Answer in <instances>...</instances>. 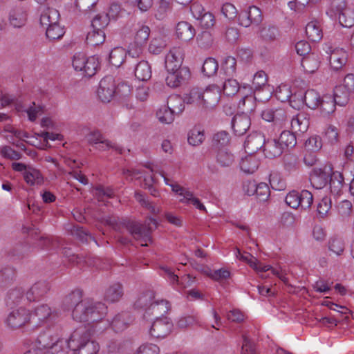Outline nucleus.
Instances as JSON below:
<instances>
[{
  "mask_svg": "<svg viewBox=\"0 0 354 354\" xmlns=\"http://www.w3.org/2000/svg\"><path fill=\"white\" fill-rule=\"evenodd\" d=\"M346 62V54L342 50L333 51L330 56V67L335 71H338L339 69L342 68Z\"/></svg>",
  "mask_w": 354,
  "mask_h": 354,
  "instance_id": "7c9ffc66",
  "label": "nucleus"
},
{
  "mask_svg": "<svg viewBox=\"0 0 354 354\" xmlns=\"http://www.w3.org/2000/svg\"><path fill=\"white\" fill-rule=\"evenodd\" d=\"M27 19V9L21 5L15 6L10 11L9 22L14 28H20L24 26L26 24Z\"/></svg>",
  "mask_w": 354,
  "mask_h": 354,
  "instance_id": "4468645a",
  "label": "nucleus"
},
{
  "mask_svg": "<svg viewBox=\"0 0 354 354\" xmlns=\"http://www.w3.org/2000/svg\"><path fill=\"white\" fill-rule=\"evenodd\" d=\"M36 342V347L46 351L48 354H67L68 340L59 338L51 329L41 332Z\"/></svg>",
  "mask_w": 354,
  "mask_h": 354,
  "instance_id": "20e7f679",
  "label": "nucleus"
},
{
  "mask_svg": "<svg viewBox=\"0 0 354 354\" xmlns=\"http://www.w3.org/2000/svg\"><path fill=\"white\" fill-rule=\"evenodd\" d=\"M336 105L337 104L335 103L331 95H324L322 97L319 107L324 115H329L334 113Z\"/></svg>",
  "mask_w": 354,
  "mask_h": 354,
  "instance_id": "e433bc0d",
  "label": "nucleus"
},
{
  "mask_svg": "<svg viewBox=\"0 0 354 354\" xmlns=\"http://www.w3.org/2000/svg\"><path fill=\"white\" fill-rule=\"evenodd\" d=\"M259 162L252 154L249 153L240 162L241 169L246 174H253L259 167Z\"/></svg>",
  "mask_w": 354,
  "mask_h": 354,
  "instance_id": "72a5a7b5",
  "label": "nucleus"
},
{
  "mask_svg": "<svg viewBox=\"0 0 354 354\" xmlns=\"http://www.w3.org/2000/svg\"><path fill=\"white\" fill-rule=\"evenodd\" d=\"M52 315V310L47 304H41L35 308L32 316L37 318L38 322H44Z\"/></svg>",
  "mask_w": 354,
  "mask_h": 354,
  "instance_id": "8fccbe9b",
  "label": "nucleus"
},
{
  "mask_svg": "<svg viewBox=\"0 0 354 354\" xmlns=\"http://www.w3.org/2000/svg\"><path fill=\"white\" fill-rule=\"evenodd\" d=\"M320 62L319 56L313 53L302 58L301 66L306 72L313 73L319 68Z\"/></svg>",
  "mask_w": 354,
  "mask_h": 354,
  "instance_id": "c85d7f7f",
  "label": "nucleus"
},
{
  "mask_svg": "<svg viewBox=\"0 0 354 354\" xmlns=\"http://www.w3.org/2000/svg\"><path fill=\"white\" fill-rule=\"evenodd\" d=\"M100 68L99 58L96 55L86 57L85 68H84L83 73L85 75L91 77L93 76L97 69Z\"/></svg>",
  "mask_w": 354,
  "mask_h": 354,
  "instance_id": "ea45409f",
  "label": "nucleus"
},
{
  "mask_svg": "<svg viewBox=\"0 0 354 354\" xmlns=\"http://www.w3.org/2000/svg\"><path fill=\"white\" fill-rule=\"evenodd\" d=\"M51 288L50 283L46 280L35 282L26 293V299L29 301H37L44 298Z\"/></svg>",
  "mask_w": 354,
  "mask_h": 354,
  "instance_id": "9d476101",
  "label": "nucleus"
},
{
  "mask_svg": "<svg viewBox=\"0 0 354 354\" xmlns=\"http://www.w3.org/2000/svg\"><path fill=\"white\" fill-rule=\"evenodd\" d=\"M97 95L102 102H109L115 95V84L111 76L101 80L97 89Z\"/></svg>",
  "mask_w": 354,
  "mask_h": 354,
  "instance_id": "1a4fd4ad",
  "label": "nucleus"
},
{
  "mask_svg": "<svg viewBox=\"0 0 354 354\" xmlns=\"http://www.w3.org/2000/svg\"><path fill=\"white\" fill-rule=\"evenodd\" d=\"M261 37L266 41H272L279 35L278 28L274 26H267L263 27L260 32Z\"/></svg>",
  "mask_w": 354,
  "mask_h": 354,
  "instance_id": "864d4df0",
  "label": "nucleus"
},
{
  "mask_svg": "<svg viewBox=\"0 0 354 354\" xmlns=\"http://www.w3.org/2000/svg\"><path fill=\"white\" fill-rule=\"evenodd\" d=\"M221 97L220 87L212 85L205 91L202 89V106L206 109H212L216 106Z\"/></svg>",
  "mask_w": 354,
  "mask_h": 354,
  "instance_id": "f8f14e48",
  "label": "nucleus"
},
{
  "mask_svg": "<svg viewBox=\"0 0 354 354\" xmlns=\"http://www.w3.org/2000/svg\"><path fill=\"white\" fill-rule=\"evenodd\" d=\"M106 310L105 304L86 298L73 309L72 317L79 322H97L104 318Z\"/></svg>",
  "mask_w": 354,
  "mask_h": 354,
  "instance_id": "f03ea898",
  "label": "nucleus"
},
{
  "mask_svg": "<svg viewBox=\"0 0 354 354\" xmlns=\"http://www.w3.org/2000/svg\"><path fill=\"white\" fill-rule=\"evenodd\" d=\"M185 101L186 104H196L202 105V88H193L189 92L185 95Z\"/></svg>",
  "mask_w": 354,
  "mask_h": 354,
  "instance_id": "3c124183",
  "label": "nucleus"
},
{
  "mask_svg": "<svg viewBox=\"0 0 354 354\" xmlns=\"http://www.w3.org/2000/svg\"><path fill=\"white\" fill-rule=\"evenodd\" d=\"M283 161L285 169L290 172L296 171L299 167V158L294 153H286L283 156Z\"/></svg>",
  "mask_w": 354,
  "mask_h": 354,
  "instance_id": "de8ad7c7",
  "label": "nucleus"
},
{
  "mask_svg": "<svg viewBox=\"0 0 354 354\" xmlns=\"http://www.w3.org/2000/svg\"><path fill=\"white\" fill-rule=\"evenodd\" d=\"M339 22L346 28H351L354 26V10L350 8L338 14Z\"/></svg>",
  "mask_w": 354,
  "mask_h": 354,
  "instance_id": "a18cd8bd",
  "label": "nucleus"
},
{
  "mask_svg": "<svg viewBox=\"0 0 354 354\" xmlns=\"http://www.w3.org/2000/svg\"><path fill=\"white\" fill-rule=\"evenodd\" d=\"M105 32L104 31H96L92 30L88 32L86 42L88 45L91 46H96L102 44L105 41Z\"/></svg>",
  "mask_w": 354,
  "mask_h": 354,
  "instance_id": "79ce46f5",
  "label": "nucleus"
},
{
  "mask_svg": "<svg viewBox=\"0 0 354 354\" xmlns=\"http://www.w3.org/2000/svg\"><path fill=\"white\" fill-rule=\"evenodd\" d=\"M216 160L221 167H230L234 161V156L226 149H221L218 151Z\"/></svg>",
  "mask_w": 354,
  "mask_h": 354,
  "instance_id": "49530a36",
  "label": "nucleus"
},
{
  "mask_svg": "<svg viewBox=\"0 0 354 354\" xmlns=\"http://www.w3.org/2000/svg\"><path fill=\"white\" fill-rule=\"evenodd\" d=\"M333 167L331 165H325L322 168H314L310 176V180L313 187L321 189L328 183Z\"/></svg>",
  "mask_w": 354,
  "mask_h": 354,
  "instance_id": "6e6552de",
  "label": "nucleus"
},
{
  "mask_svg": "<svg viewBox=\"0 0 354 354\" xmlns=\"http://www.w3.org/2000/svg\"><path fill=\"white\" fill-rule=\"evenodd\" d=\"M328 183L330 185V192L335 195L339 194L344 184L343 174L339 171H333Z\"/></svg>",
  "mask_w": 354,
  "mask_h": 354,
  "instance_id": "c756f323",
  "label": "nucleus"
},
{
  "mask_svg": "<svg viewBox=\"0 0 354 354\" xmlns=\"http://www.w3.org/2000/svg\"><path fill=\"white\" fill-rule=\"evenodd\" d=\"M304 106L306 105L311 109H315L319 107L322 97L319 94L313 89L305 91Z\"/></svg>",
  "mask_w": 354,
  "mask_h": 354,
  "instance_id": "f704fd0d",
  "label": "nucleus"
},
{
  "mask_svg": "<svg viewBox=\"0 0 354 354\" xmlns=\"http://www.w3.org/2000/svg\"><path fill=\"white\" fill-rule=\"evenodd\" d=\"M218 69L217 61L212 57L207 58L203 64L202 72L207 77H212L215 75Z\"/></svg>",
  "mask_w": 354,
  "mask_h": 354,
  "instance_id": "09e8293b",
  "label": "nucleus"
},
{
  "mask_svg": "<svg viewBox=\"0 0 354 354\" xmlns=\"http://www.w3.org/2000/svg\"><path fill=\"white\" fill-rule=\"evenodd\" d=\"M176 114L173 112L167 106L161 107L156 113L158 120L165 124H170L174 120V115Z\"/></svg>",
  "mask_w": 354,
  "mask_h": 354,
  "instance_id": "bf43d9fd",
  "label": "nucleus"
},
{
  "mask_svg": "<svg viewBox=\"0 0 354 354\" xmlns=\"http://www.w3.org/2000/svg\"><path fill=\"white\" fill-rule=\"evenodd\" d=\"M87 140L88 142L92 145L106 143V147H113L111 142H109L108 140L104 139L102 133L98 131L90 133L87 136Z\"/></svg>",
  "mask_w": 354,
  "mask_h": 354,
  "instance_id": "0e129e2a",
  "label": "nucleus"
},
{
  "mask_svg": "<svg viewBox=\"0 0 354 354\" xmlns=\"http://www.w3.org/2000/svg\"><path fill=\"white\" fill-rule=\"evenodd\" d=\"M31 317L32 315L28 310L19 308L10 313L6 319V323L9 327L17 329L30 323Z\"/></svg>",
  "mask_w": 354,
  "mask_h": 354,
  "instance_id": "423d86ee",
  "label": "nucleus"
},
{
  "mask_svg": "<svg viewBox=\"0 0 354 354\" xmlns=\"http://www.w3.org/2000/svg\"><path fill=\"white\" fill-rule=\"evenodd\" d=\"M132 321L131 315L128 312H122L116 315L111 321V327L116 332H121L127 328Z\"/></svg>",
  "mask_w": 354,
  "mask_h": 354,
  "instance_id": "b1692460",
  "label": "nucleus"
},
{
  "mask_svg": "<svg viewBox=\"0 0 354 354\" xmlns=\"http://www.w3.org/2000/svg\"><path fill=\"white\" fill-rule=\"evenodd\" d=\"M291 92L292 90L288 85L281 84L276 88L274 95L278 100L281 102H286L291 97Z\"/></svg>",
  "mask_w": 354,
  "mask_h": 354,
  "instance_id": "69168bd1",
  "label": "nucleus"
},
{
  "mask_svg": "<svg viewBox=\"0 0 354 354\" xmlns=\"http://www.w3.org/2000/svg\"><path fill=\"white\" fill-rule=\"evenodd\" d=\"M185 99L178 95H171L168 98L167 106L177 115L181 113L185 109Z\"/></svg>",
  "mask_w": 354,
  "mask_h": 354,
  "instance_id": "58836bf2",
  "label": "nucleus"
},
{
  "mask_svg": "<svg viewBox=\"0 0 354 354\" xmlns=\"http://www.w3.org/2000/svg\"><path fill=\"white\" fill-rule=\"evenodd\" d=\"M165 79L167 84L171 88H176L188 83L191 78V72L187 66L175 67L174 71H167Z\"/></svg>",
  "mask_w": 354,
  "mask_h": 354,
  "instance_id": "39448f33",
  "label": "nucleus"
},
{
  "mask_svg": "<svg viewBox=\"0 0 354 354\" xmlns=\"http://www.w3.org/2000/svg\"><path fill=\"white\" fill-rule=\"evenodd\" d=\"M183 53L180 48H174L165 57V68L167 71H174L175 67H179L183 63Z\"/></svg>",
  "mask_w": 354,
  "mask_h": 354,
  "instance_id": "412c9836",
  "label": "nucleus"
},
{
  "mask_svg": "<svg viewBox=\"0 0 354 354\" xmlns=\"http://www.w3.org/2000/svg\"><path fill=\"white\" fill-rule=\"evenodd\" d=\"M240 88L239 82L232 78L225 80L223 85V93L227 96H233L237 93Z\"/></svg>",
  "mask_w": 354,
  "mask_h": 354,
  "instance_id": "13d9d810",
  "label": "nucleus"
},
{
  "mask_svg": "<svg viewBox=\"0 0 354 354\" xmlns=\"http://www.w3.org/2000/svg\"><path fill=\"white\" fill-rule=\"evenodd\" d=\"M305 91L301 89H297L291 92V97L288 100L290 105L295 109L299 110L304 106Z\"/></svg>",
  "mask_w": 354,
  "mask_h": 354,
  "instance_id": "37998d69",
  "label": "nucleus"
},
{
  "mask_svg": "<svg viewBox=\"0 0 354 354\" xmlns=\"http://www.w3.org/2000/svg\"><path fill=\"white\" fill-rule=\"evenodd\" d=\"M64 35V28L60 26L59 24L46 28V35L50 40L59 39L62 38Z\"/></svg>",
  "mask_w": 354,
  "mask_h": 354,
  "instance_id": "774afa93",
  "label": "nucleus"
},
{
  "mask_svg": "<svg viewBox=\"0 0 354 354\" xmlns=\"http://www.w3.org/2000/svg\"><path fill=\"white\" fill-rule=\"evenodd\" d=\"M24 232H27L28 235L32 238L37 241V245L41 249H46L48 250L50 248L52 245L51 240L46 236H40L39 231L38 229H35L32 227H24Z\"/></svg>",
  "mask_w": 354,
  "mask_h": 354,
  "instance_id": "393cba45",
  "label": "nucleus"
},
{
  "mask_svg": "<svg viewBox=\"0 0 354 354\" xmlns=\"http://www.w3.org/2000/svg\"><path fill=\"white\" fill-rule=\"evenodd\" d=\"M17 277L16 270L10 266L3 268L0 270V288H6L12 285Z\"/></svg>",
  "mask_w": 354,
  "mask_h": 354,
  "instance_id": "cd10ccee",
  "label": "nucleus"
},
{
  "mask_svg": "<svg viewBox=\"0 0 354 354\" xmlns=\"http://www.w3.org/2000/svg\"><path fill=\"white\" fill-rule=\"evenodd\" d=\"M134 73L138 80L148 81L151 77V67L147 61L142 60L136 64Z\"/></svg>",
  "mask_w": 354,
  "mask_h": 354,
  "instance_id": "a878e982",
  "label": "nucleus"
},
{
  "mask_svg": "<svg viewBox=\"0 0 354 354\" xmlns=\"http://www.w3.org/2000/svg\"><path fill=\"white\" fill-rule=\"evenodd\" d=\"M172 328L173 323L170 319L157 317L152 323L149 333L151 337L157 339L165 338L170 334Z\"/></svg>",
  "mask_w": 354,
  "mask_h": 354,
  "instance_id": "0eeeda50",
  "label": "nucleus"
},
{
  "mask_svg": "<svg viewBox=\"0 0 354 354\" xmlns=\"http://www.w3.org/2000/svg\"><path fill=\"white\" fill-rule=\"evenodd\" d=\"M30 252V246L25 243H17L10 247L7 252L10 260L15 261L24 258Z\"/></svg>",
  "mask_w": 354,
  "mask_h": 354,
  "instance_id": "4be33fe9",
  "label": "nucleus"
},
{
  "mask_svg": "<svg viewBox=\"0 0 354 354\" xmlns=\"http://www.w3.org/2000/svg\"><path fill=\"white\" fill-rule=\"evenodd\" d=\"M176 34L178 39L187 42L196 35L194 27L187 21H182L176 26Z\"/></svg>",
  "mask_w": 354,
  "mask_h": 354,
  "instance_id": "6ab92c4d",
  "label": "nucleus"
},
{
  "mask_svg": "<svg viewBox=\"0 0 354 354\" xmlns=\"http://www.w3.org/2000/svg\"><path fill=\"white\" fill-rule=\"evenodd\" d=\"M278 139L283 149H292L297 145L296 136L290 131H282Z\"/></svg>",
  "mask_w": 354,
  "mask_h": 354,
  "instance_id": "4c0bfd02",
  "label": "nucleus"
},
{
  "mask_svg": "<svg viewBox=\"0 0 354 354\" xmlns=\"http://www.w3.org/2000/svg\"><path fill=\"white\" fill-rule=\"evenodd\" d=\"M155 293L153 290H147L141 292L134 303L136 309H147L153 302Z\"/></svg>",
  "mask_w": 354,
  "mask_h": 354,
  "instance_id": "2f4dec72",
  "label": "nucleus"
},
{
  "mask_svg": "<svg viewBox=\"0 0 354 354\" xmlns=\"http://www.w3.org/2000/svg\"><path fill=\"white\" fill-rule=\"evenodd\" d=\"M230 134L225 131H221L214 135L212 145L217 148L223 147L230 143Z\"/></svg>",
  "mask_w": 354,
  "mask_h": 354,
  "instance_id": "680f3d73",
  "label": "nucleus"
},
{
  "mask_svg": "<svg viewBox=\"0 0 354 354\" xmlns=\"http://www.w3.org/2000/svg\"><path fill=\"white\" fill-rule=\"evenodd\" d=\"M126 52L122 48H114L109 54V62L111 65L119 67L125 62Z\"/></svg>",
  "mask_w": 354,
  "mask_h": 354,
  "instance_id": "c03bdc74",
  "label": "nucleus"
},
{
  "mask_svg": "<svg viewBox=\"0 0 354 354\" xmlns=\"http://www.w3.org/2000/svg\"><path fill=\"white\" fill-rule=\"evenodd\" d=\"M306 34L308 39L313 42L320 41L323 37L322 30L314 21H310L306 25Z\"/></svg>",
  "mask_w": 354,
  "mask_h": 354,
  "instance_id": "c9c22d12",
  "label": "nucleus"
},
{
  "mask_svg": "<svg viewBox=\"0 0 354 354\" xmlns=\"http://www.w3.org/2000/svg\"><path fill=\"white\" fill-rule=\"evenodd\" d=\"M150 35V28L147 26H142L136 32L134 37V43L140 46H145Z\"/></svg>",
  "mask_w": 354,
  "mask_h": 354,
  "instance_id": "6e6d98bb",
  "label": "nucleus"
},
{
  "mask_svg": "<svg viewBox=\"0 0 354 354\" xmlns=\"http://www.w3.org/2000/svg\"><path fill=\"white\" fill-rule=\"evenodd\" d=\"M261 117L266 121L281 127L287 120V113L283 108H268L262 111Z\"/></svg>",
  "mask_w": 354,
  "mask_h": 354,
  "instance_id": "ddd939ff",
  "label": "nucleus"
},
{
  "mask_svg": "<svg viewBox=\"0 0 354 354\" xmlns=\"http://www.w3.org/2000/svg\"><path fill=\"white\" fill-rule=\"evenodd\" d=\"M72 234L82 243H88L90 240H93L96 243L91 234L82 226H74Z\"/></svg>",
  "mask_w": 354,
  "mask_h": 354,
  "instance_id": "603ef678",
  "label": "nucleus"
},
{
  "mask_svg": "<svg viewBox=\"0 0 354 354\" xmlns=\"http://www.w3.org/2000/svg\"><path fill=\"white\" fill-rule=\"evenodd\" d=\"M59 12L55 8H48L44 10L40 16V24L45 28H49L59 24Z\"/></svg>",
  "mask_w": 354,
  "mask_h": 354,
  "instance_id": "5701e85b",
  "label": "nucleus"
},
{
  "mask_svg": "<svg viewBox=\"0 0 354 354\" xmlns=\"http://www.w3.org/2000/svg\"><path fill=\"white\" fill-rule=\"evenodd\" d=\"M251 25L258 26L263 20L261 10L257 6H250L247 10Z\"/></svg>",
  "mask_w": 354,
  "mask_h": 354,
  "instance_id": "338daca9",
  "label": "nucleus"
},
{
  "mask_svg": "<svg viewBox=\"0 0 354 354\" xmlns=\"http://www.w3.org/2000/svg\"><path fill=\"white\" fill-rule=\"evenodd\" d=\"M25 181L30 185L41 184L43 182V178L40 171L37 169L28 167V169L24 173Z\"/></svg>",
  "mask_w": 354,
  "mask_h": 354,
  "instance_id": "a19ab883",
  "label": "nucleus"
},
{
  "mask_svg": "<svg viewBox=\"0 0 354 354\" xmlns=\"http://www.w3.org/2000/svg\"><path fill=\"white\" fill-rule=\"evenodd\" d=\"M123 287L120 283L111 285L104 292V299L111 303L118 301L123 296Z\"/></svg>",
  "mask_w": 354,
  "mask_h": 354,
  "instance_id": "bb28decb",
  "label": "nucleus"
},
{
  "mask_svg": "<svg viewBox=\"0 0 354 354\" xmlns=\"http://www.w3.org/2000/svg\"><path fill=\"white\" fill-rule=\"evenodd\" d=\"M84 291L81 288H75L66 294L62 299V308L64 310L73 309L78 304H80L84 299Z\"/></svg>",
  "mask_w": 354,
  "mask_h": 354,
  "instance_id": "a211bd4d",
  "label": "nucleus"
},
{
  "mask_svg": "<svg viewBox=\"0 0 354 354\" xmlns=\"http://www.w3.org/2000/svg\"><path fill=\"white\" fill-rule=\"evenodd\" d=\"M251 125L250 118L244 112L235 115L232 120L234 133L237 136L244 135Z\"/></svg>",
  "mask_w": 354,
  "mask_h": 354,
  "instance_id": "2eb2a0df",
  "label": "nucleus"
},
{
  "mask_svg": "<svg viewBox=\"0 0 354 354\" xmlns=\"http://www.w3.org/2000/svg\"><path fill=\"white\" fill-rule=\"evenodd\" d=\"M204 138V131L195 127L189 132L187 140L189 145L198 146L203 142Z\"/></svg>",
  "mask_w": 354,
  "mask_h": 354,
  "instance_id": "4d7b16f0",
  "label": "nucleus"
},
{
  "mask_svg": "<svg viewBox=\"0 0 354 354\" xmlns=\"http://www.w3.org/2000/svg\"><path fill=\"white\" fill-rule=\"evenodd\" d=\"M106 223L120 233H122L123 228L126 229L135 239L141 240L145 243L142 245H147V242L152 241L151 234L158 226V222L152 217L148 218L145 224L127 219L118 222L114 217L107 218Z\"/></svg>",
  "mask_w": 354,
  "mask_h": 354,
  "instance_id": "f257e3e1",
  "label": "nucleus"
},
{
  "mask_svg": "<svg viewBox=\"0 0 354 354\" xmlns=\"http://www.w3.org/2000/svg\"><path fill=\"white\" fill-rule=\"evenodd\" d=\"M109 20L107 16L103 14L97 15L91 21L92 30L104 31V29L109 25Z\"/></svg>",
  "mask_w": 354,
  "mask_h": 354,
  "instance_id": "e2e57ef3",
  "label": "nucleus"
},
{
  "mask_svg": "<svg viewBox=\"0 0 354 354\" xmlns=\"http://www.w3.org/2000/svg\"><path fill=\"white\" fill-rule=\"evenodd\" d=\"M170 309L169 302L166 300H160L153 301L146 310L143 315L144 319H148L151 315L155 319L157 317H164L165 315L168 313Z\"/></svg>",
  "mask_w": 354,
  "mask_h": 354,
  "instance_id": "f3484780",
  "label": "nucleus"
},
{
  "mask_svg": "<svg viewBox=\"0 0 354 354\" xmlns=\"http://www.w3.org/2000/svg\"><path fill=\"white\" fill-rule=\"evenodd\" d=\"M284 149L279 139H272L266 141L263 151L266 158L273 159L280 156Z\"/></svg>",
  "mask_w": 354,
  "mask_h": 354,
  "instance_id": "aec40b11",
  "label": "nucleus"
},
{
  "mask_svg": "<svg viewBox=\"0 0 354 354\" xmlns=\"http://www.w3.org/2000/svg\"><path fill=\"white\" fill-rule=\"evenodd\" d=\"M99 344L91 340V333L86 328L75 330L68 339L66 351L71 350L73 354H97Z\"/></svg>",
  "mask_w": 354,
  "mask_h": 354,
  "instance_id": "7ed1b4c3",
  "label": "nucleus"
},
{
  "mask_svg": "<svg viewBox=\"0 0 354 354\" xmlns=\"http://www.w3.org/2000/svg\"><path fill=\"white\" fill-rule=\"evenodd\" d=\"M266 139L263 133L259 131H253L248 136L245 141L244 147L248 153L254 154L264 147Z\"/></svg>",
  "mask_w": 354,
  "mask_h": 354,
  "instance_id": "9b49d317",
  "label": "nucleus"
},
{
  "mask_svg": "<svg viewBox=\"0 0 354 354\" xmlns=\"http://www.w3.org/2000/svg\"><path fill=\"white\" fill-rule=\"evenodd\" d=\"M268 81L266 73L260 71L254 75L251 88L255 91H260L263 86H266Z\"/></svg>",
  "mask_w": 354,
  "mask_h": 354,
  "instance_id": "052dcab7",
  "label": "nucleus"
},
{
  "mask_svg": "<svg viewBox=\"0 0 354 354\" xmlns=\"http://www.w3.org/2000/svg\"><path fill=\"white\" fill-rule=\"evenodd\" d=\"M191 10L194 17L200 21V24L203 28H210L215 24V17L212 13L205 12V10L198 5H192Z\"/></svg>",
  "mask_w": 354,
  "mask_h": 354,
  "instance_id": "dca6fc26",
  "label": "nucleus"
},
{
  "mask_svg": "<svg viewBox=\"0 0 354 354\" xmlns=\"http://www.w3.org/2000/svg\"><path fill=\"white\" fill-rule=\"evenodd\" d=\"M24 291L21 288H15L10 290L6 295V301L8 305L17 304L22 299Z\"/></svg>",
  "mask_w": 354,
  "mask_h": 354,
  "instance_id": "5fc2aeb1",
  "label": "nucleus"
},
{
  "mask_svg": "<svg viewBox=\"0 0 354 354\" xmlns=\"http://www.w3.org/2000/svg\"><path fill=\"white\" fill-rule=\"evenodd\" d=\"M351 93L346 88H344V86H336L334 88L332 97L334 99L335 103L338 106H344L349 102Z\"/></svg>",
  "mask_w": 354,
  "mask_h": 354,
  "instance_id": "473e14b6",
  "label": "nucleus"
}]
</instances>
